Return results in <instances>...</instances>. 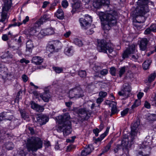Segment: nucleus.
Instances as JSON below:
<instances>
[{
	"instance_id": "obj_44",
	"label": "nucleus",
	"mask_w": 156,
	"mask_h": 156,
	"mask_svg": "<svg viewBox=\"0 0 156 156\" xmlns=\"http://www.w3.org/2000/svg\"><path fill=\"white\" fill-rule=\"evenodd\" d=\"M20 113L22 118L25 119L27 118V115H26V112L24 109L20 110Z\"/></svg>"
},
{
	"instance_id": "obj_15",
	"label": "nucleus",
	"mask_w": 156,
	"mask_h": 156,
	"mask_svg": "<svg viewBox=\"0 0 156 156\" xmlns=\"http://www.w3.org/2000/svg\"><path fill=\"white\" fill-rule=\"evenodd\" d=\"M37 123L41 125H42L45 124L48 121L49 118L46 115H40L37 116Z\"/></svg>"
},
{
	"instance_id": "obj_14",
	"label": "nucleus",
	"mask_w": 156,
	"mask_h": 156,
	"mask_svg": "<svg viewBox=\"0 0 156 156\" xmlns=\"http://www.w3.org/2000/svg\"><path fill=\"white\" fill-rule=\"evenodd\" d=\"M94 149V147L92 144H89L88 146H86L81 152L82 156H86L90 154Z\"/></svg>"
},
{
	"instance_id": "obj_54",
	"label": "nucleus",
	"mask_w": 156,
	"mask_h": 156,
	"mask_svg": "<svg viewBox=\"0 0 156 156\" xmlns=\"http://www.w3.org/2000/svg\"><path fill=\"white\" fill-rule=\"evenodd\" d=\"M76 138V136H73L71 137V139H66V142L68 143L70 142L73 143L74 140Z\"/></svg>"
},
{
	"instance_id": "obj_13",
	"label": "nucleus",
	"mask_w": 156,
	"mask_h": 156,
	"mask_svg": "<svg viewBox=\"0 0 156 156\" xmlns=\"http://www.w3.org/2000/svg\"><path fill=\"white\" fill-rule=\"evenodd\" d=\"M110 3L109 0H94L93 5L96 8H99L102 5H107Z\"/></svg>"
},
{
	"instance_id": "obj_21",
	"label": "nucleus",
	"mask_w": 156,
	"mask_h": 156,
	"mask_svg": "<svg viewBox=\"0 0 156 156\" xmlns=\"http://www.w3.org/2000/svg\"><path fill=\"white\" fill-rule=\"evenodd\" d=\"M49 19V17L48 15L47 14H44L43 16H41L40 20L36 21L35 23V26H37V25L38 27L41 24H42L43 22H45L46 21L48 20Z\"/></svg>"
},
{
	"instance_id": "obj_55",
	"label": "nucleus",
	"mask_w": 156,
	"mask_h": 156,
	"mask_svg": "<svg viewBox=\"0 0 156 156\" xmlns=\"http://www.w3.org/2000/svg\"><path fill=\"white\" fill-rule=\"evenodd\" d=\"M152 31L151 29V27H150L146 29L144 32V34L145 35L149 34H150Z\"/></svg>"
},
{
	"instance_id": "obj_37",
	"label": "nucleus",
	"mask_w": 156,
	"mask_h": 156,
	"mask_svg": "<svg viewBox=\"0 0 156 156\" xmlns=\"http://www.w3.org/2000/svg\"><path fill=\"white\" fill-rule=\"evenodd\" d=\"M156 77V74L155 73H153L151 74L148 76V80L149 83H151L155 79Z\"/></svg>"
},
{
	"instance_id": "obj_53",
	"label": "nucleus",
	"mask_w": 156,
	"mask_h": 156,
	"mask_svg": "<svg viewBox=\"0 0 156 156\" xmlns=\"http://www.w3.org/2000/svg\"><path fill=\"white\" fill-rule=\"evenodd\" d=\"M139 58V56L137 54L135 55H132L131 59L134 61H136Z\"/></svg>"
},
{
	"instance_id": "obj_47",
	"label": "nucleus",
	"mask_w": 156,
	"mask_h": 156,
	"mask_svg": "<svg viewBox=\"0 0 156 156\" xmlns=\"http://www.w3.org/2000/svg\"><path fill=\"white\" fill-rule=\"evenodd\" d=\"M116 69L114 67H112L111 68L110 73L113 76H115L116 75Z\"/></svg>"
},
{
	"instance_id": "obj_22",
	"label": "nucleus",
	"mask_w": 156,
	"mask_h": 156,
	"mask_svg": "<svg viewBox=\"0 0 156 156\" xmlns=\"http://www.w3.org/2000/svg\"><path fill=\"white\" fill-rule=\"evenodd\" d=\"M12 5V0H4V4L2 7L3 10L8 11Z\"/></svg>"
},
{
	"instance_id": "obj_8",
	"label": "nucleus",
	"mask_w": 156,
	"mask_h": 156,
	"mask_svg": "<svg viewBox=\"0 0 156 156\" xmlns=\"http://www.w3.org/2000/svg\"><path fill=\"white\" fill-rule=\"evenodd\" d=\"M136 46L134 44L129 45L126 49L124 51L122 54V58L124 59L128 58L129 55L135 54L137 52Z\"/></svg>"
},
{
	"instance_id": "obj_1",
	"label": "nucleus",
	"mask_w": 156,
	"mask_h": 156,
	"mask_svg": "<svg viewBox=\"0 0 156 156\" xmlns=\"http://www.w3.org/2000/svg\"><path fill=\"white\" fill-rule=\"evenodd\" d=\"M115 12H108L100 16L101 27L104 31L109 30L117 23Z\"/></svg>"
},
{
	"instance_id": "obj_58",
	"label": "nucleus",
	"mask_w": 156,
	"mask_h": 156,
	"mask_svg": "<svg viewBox=\"0 0 156 156\" xmlns=\"http://www.w3.org/2000/svg\"><path fill=\"white\" fill-rule=\"evenodd\" d=\"M144 106L147 109H149L151 108L150 104L147 101H146L145 102Z\"/></svg>"
},
{
	"instance_id": "obj_4",
	"label": "nucleus",
	"mask_w": 156,
	"mask_h": 156,
	"mask_svg": "<svg viewBox=\"0 0 156 156\" xmlns=\"http://www.w3.org/2000/svg\"><path fill=\"white\" fill-rule=\"evenodd\" d=\"M26 146L28 151H36L42 147V142L39 138L32 136L27 139Z\"/></svg>"
},
{
	"instance_id": "obj_61",
	"label": "nucleus",
	"mask_w": 156,
	"mask_h": 156,
	"mask_svg": "<svg viewBox=\"0 0 156 156\" xmlns=\"http://www.w3.org/2000/svg\"><path fill=\"white\" fill-rule=\"evenodd\" d=\"M20 62L21 63H25L26 64H27L30 62V61L28 60H27L25 58H23L20 60Z\"/></svg>"
},
{
	"instance_id": "obj_27",
	"label": "nucleus",
	"mask_w": 156,
	"mask_h": 156,
	"mask_svg": "<svg viewBox=\"0 0 156 156\" xmlns=\"http://www.w3.org/2000/svg\"><path fill=\"white\" fill-rule=\"evenodd\" d=\"M129 138L127 136L125 135V137L124 136H123L121 144H120L123 148H126L127 147L128 144Z\"/></svg>"
},
{
	"instance_id": "obj_35",
	"label": "nucleus",
	"mask_w": 156,
	"mask_h": 156,
	"mask_svg": "<svg viewBox=\"0 0 156 156\" xmlns=\"http://www.w3.org/2000/svg\"><path fill=\"white\" fill-rule=\"evenodd\" d=\"M108 73V70L107 69H104L100 71V73H98V74L94 75L95 76L101 77V76H105Z\"/></svg>"
},
{
	"instance_id": "obj_41",
	"label": "nucleus",
	"mask_w": 156,
	"mask_h": 156,
	"mask_svg": "<svg viewBox=\"0 0 156 156\" xmlns=\"http://www.w3.org/2000/svg\"><path fill=\"white\" fill-rule=\"evenodd\" d=\"M140 104V100H136L131 106L132 109H133L139 106Z\"/></svg>"
},
{
	"instance_id": "obj_2",
	"label": "nucleus",
	"mask_w": 156,
	"mask_h": 156,
	"mask_svg": "<svg viewBox=\"0 0 156 156\" xmlns=\"http://www.w3.org/2000/svg\"><path fill=\"white\" fill-rule=\"evenodd\" d=\"M58 118L59 123L62 124L61 128L62 129L63 135L66 136L70 134L72 131L71 122L69 120L70 115L68 113H66L63 115L58 116Z\"/></svg>"
},
{
	"instance_id": "obj_50",
	"label": "nucleus",
	"mask_w": 156,
	"mask_h": 156,
	"mask_svg": "<svg viewBox=\"0 0 156 156\" xmlns=\"http://www.w3.org/2000/svg\"><path fill=\"white\" fill-rule=\"evenodd\" d=\"M20 156H29V154L27 153H25L23 150H21L19 152Z\"/></svg>"
},
{
	"instance_id": "obj_48",
	"label": "nucleus",
	"mask_w": 156,
	"mask_h": 156,
	"mask_svg": "<svg viewBox=\"0 0 156 156\" xmlns=\"http://www.w3.org/2000/svg\"><path fill=\"white\" fill-rule=\"evenodd\" d=\"M21 37L20 36L18 39H16L15 40L14 42L16 43L18 45H20V46L21 47L22 45V41L21 39Z\"/></svg>"
},
{
	"instance_id": "obj_36",
	"label": "nucleus",
	"mask_w": 156,
	"mask_h": 156,
	"mask_svg": "<svg viewBox=\"0 0 156 156\" xmlns=\"http://www.w3.org/2000/svg\"><path fill=\"white\" fill-rule=\"evenodd\" d=\"M8 46L9 48L12 49L14 51H16V50H18L19 48H20L21 47L20 46V45H18L16 43L14 45L12 44H8Z\"/></svg>"
},
{
	"instance_id": "obj_18",
	"label": "nucleus",
	"mask_w": 156,
	"mask_h": 156,
	"mask_svg": "<svg viewBox=\"0 0 156 156\" xmlns=\"http://www.w3.org/2000/svg\"><path fill=\"white\" fill-rule=\"evenodd\" d=\"M148 42L146 38H143L140 41L139 45L140 50L144 51L147 49Z\"/></svg>"
},
{
	"instance_id": "obj_32",
	"label": "nucleus",
	"mask_w": 156,
	"mask_h": 156,
	"mask_svg": "<svg viewBox=\"0 0 156 156\" xmlns=\"http://www.w3.org/2000/svg\"><path fill=\"white\" fill-rule=\"evenodd\" d=\"M152 61L150 59L145 60L143 64V67L144 69L147 70L148 69Z\"/></svg>"
},
{
	"instance_id": "obj_62",
	"label": "nucleus",
	"mask_w": 156,
	"mask_h": 156,
	"mask_svg": "<svg viewBox=\"0 0 156 156\" xmlns=\"http://www.w3.org/2000/svg\"><path fill=\"white\" fill-rule=\"evenodd\" d=\"M7 58H13V55L9 52V51H7Z\"/></svg>"
},
{
	"instance_id": "obj_33",
	"label": "nucleus",
	"mask_w": 156,
	"mask_h": 156,
	"mask_svg": "<svg viewBox=\"0 0 156 156\" xmlns=\"http://www.w3.org/2000/svg\"><path fill=\"white\" fill-rule=\"evenodd\" d=\"M37 25V26L36 27L34 24V27H31L29 29V34L33 36L36 33L38 27H38Z\"/></svg>"
},
{
	"instance_id": "obj_40",
	"label": "nucleus",
	"mask_w": 156,
	"mask_h": 156,
	"mask_svg": "<svg viewBox=\"0 0 156 156\" xmlns=\"http://www.w3.org/2000/svg\"><path fill=\"white\" fill-rule=\"evenodd\" d=\"M74 42L76 44L80 47L82 46L83 45L81 40L78 38L75 39L74 40Z\"/></svg>"
},
{
	"instance_id": "obj_11",
	"label": "nucleus",
	"mask_w": 156,
	"mask_h": 156,
	"mask_svg": "<svg viewBox=\"0 0 156 156\" xmlns=\"http://www.w3.org/2000/svg\"><path fill=\"white\" fill-rule=\"evenodd\" d=\"M139 124V122L138 121H136L134 123L131 127V133L129 137L131 141H133L136 137L138 131L137 128Z\"/></svg>"
},
{
	"instance_id": "obj_25",
	"label": "nucleus",
	"mask_w": 156,
	"mask_h": 156,
	"mask_svg": "<svg viewBox=\"0 0 156 156\" xmlns=\"http://www.w3.org/2000/svg\"><path fill=\"white\" fill-rule=\"evenodd\" d=\"M51 41L54 46V49L56 50V51H57L62 48V44L61 42L57 40L52 41Z\"/></svg>"
},
{
	"instance_id": "obj_39",
	"label": "nucleus",
	"mask_w": 156,
	"mask_h": 156,
	"mask_svg": "<svg viewBox=\"0 0 156 156\" xmlns=\"http://www.w3.org/2000/svg\"><path fill=\"white\" fill-rule=\"evenodd\" d=\"M125 66L121 67L119 69V75L120 77H121L122 75L124 74L126 71Z\"/></svg>"
},
{
	"instance_id": "obj_16",
	"label": "nucleus",
	"mask_w": 156,
	"mask_h": 156,
	"mask_svg": "<svg viewBox=\"0 0 156 156\" xmlns=\"http://www.w3.org/2000/svg\"><path fill=\"white\" fill-rule=\"evenodd\" d=\"M54 32L53 30L51 28L43 29L41 30L38 35L41 37V35L43 36L51 35L53 34Z\"/></svg>"
},
{
	"instance_id": "obj_28",
	"label": "nucleus",
	"mask_w": 156,
	"mask_h": 156,
	"mask_svg": "<svg viewBox=\"0 0 156 156\" xmlns=\"http://www.w3.org/2000/svg\"><path fill=\"white\" fill-rule=\"evenodd\" d=\"M57 17L60 20H62L64 18V13L62 10L60 9H58L55 13Z\"/></svg>"
},
{
	"instance_id": "obj_24",
	"label": "nucleus",
	"mask_w": 156,
	"mask_h": 156,
	"mask_svg": "<svg viewBox=\"0 0 156 156\" xmlns=\"http://www.w3.org/2000/svg\"><path fill=\"white\" fill-rule=\"evenodd\" d=\"M31 61L35 64L39 65L43 62V60L40 57L35 56L32 58Z\"/></svg>"
},
{
	"instance_id": "obj_63",
	"label": "nucleus",
	"mask_w": 156,
	"mask_h": 156,
	"mask_svg": "<svg viewBox=\"0 0 156 156\" xmlns=\"http://www.w3.org/2000/svg\"><path fill=\"white\" fill-rule=\"evenodd\" d=\"M22 78L23 81L24 82H26L28 80V78L27 76L26 75H24V74L22 76Z\"/></svg>"
},
{
	"instance_id": "obj_19",
	"label": "nucleus",
	"mask_w": 156,
	"mask_h": 156,
	"mask_svg": "<svg viewBox=\"0 0 156 156\" xmlns=\"http://www.w3.org/2000/svg\"><path fill=\"white\" fill-rule=\"evenodd\" d=\"M9 112H3L0 114V121L3 120L10 121L12 119V115H10Z\"/></svg>"
},
{
	"instance_id": "obj_64",
	"label": "nucleus",
	"mask_w": 156,
	"mask_h": 156,
	"mask_svg": "<svg viewBox=\"0 0 156 156\" xmlns=\"http://www.w3.org/2000/svg\"><path fill=\"white\" fill-rule=\"evenodd\" d=\"M2 39L3 41H6L9 39V38L7 34H3L2 37Z\"/></svg>"
},
{
	"instance_id": "obj_10",
	"label": "nucleus",
	"mask_w": 156,
	"mask_h": 156,
	"mask_svg": "<svg viewBox=\"0 0 156 156\" xmlns=\"http://www.w3.org/2000/svg\"><path fill=\"white\" fill-rule=\"evenodd\" d=\"M85 18L87 19V20L85 19L81 18L79 19V21L82 28L87 29L90 26L89 22L92 21V20L91 16L87 14L85 15Z\"/></svg>"
},
{
	"instance_id": "obj_31",
	"label": "nucleus",
	"mask_w": 156,
	"mask_h": 156,
	"mask_svg": "<svg viewBox=\"0 0 156 156\" xmlns=\"http://www.w3.org/2000/svg\"><path fill=\"white\" fill-rule=\"evenodd\" d=\"M65 52L66 54L68 56H70L72 55L73 54L72 46H70L65 49Z\"/></svg>"
},
{
	"instance_id": "obj_49",
	"label": "nucleus",
	"mask_w": 156,
	"mask_h": 156,
	"mask_svg": "<svg viewBox=\"0 0 156 156\" xmlns=\"http://www.w3.org/2000/svg\"><path fill=\"white\" fill-rule=\"evenodd\" d=\"M129 109L128 108L124 110L121 112V115L123 117L126 115L128 112Z\"/></svg>"
},
{
	"instance_id": "obj_30",
	"label": "nucleus",
	"mask_w": 156,
	"mask_h": 156,
	"mask_svg": "<svg viewBox=\"0 0 156 156\" xmlns=\"http://www.w3.org/2000/svg\"><path fill=\"white\" fill-rule=\"evenodd\" d=\"M4 147L7 150H11L14 148V145L12 142H8L4 144Z\"/></svg>"
},
{
	"instance_id": "obj_46",
	"label": "nucleus",
	"mask_w": 156,
	"mask_h": 156,
	"mask_svg": "<svg viewBox=\"0 0 156 156\" xmlns=\"http://www.w3.org/2000/svg\"><path fill=\"white\" fill-rule=\"evenodd\" d=\"M107 93L104 91H101L99 93V96L101 98H104L107 95Z\"/></svg>"
},
{
	"instance_id": "obj_45",
	"label": "nucleus",
	"mask_w": 156,
	"mask_h": 156,
	"mask_svg": "<svg viewBox=\"0 0 156 156\" xmlns=\"http://www.w3.org/2000/svg\"><path fill=\"white\" fill-rule=\"evenodd\" d=\"M111 147L110 145H107L106 146L104 147V149L102 150V154L107 152L110 149Z\"/></svg>"
},
{
	"instance_id": "obj_43",
	"label": "nucleus",
	"mask_w": 156,
	"mask_h": 156,
	"mask_svg": "<svg viewBox=\"0 0 156 156\" xmlns=\"http://www.w3.org/2000/svg\"><path fill=\"white\" fill-rule=\"evenodd\" d=\"M53 69L56 73H60L63 71V69L59 67H53Z\"/></svg>"
},
{
	"instance_id": "obj_5",
	"label": "nucleus",
	"mask_w": 156,
	"mask_h": 156,
	"mask_svg": "<svg viewBox=\"0 0 156 156\" xmlns=\"http://www.w3.org/2000/svg\"><path fill=\"white\" fill-rule=\"evenodd\" d=\"M151 141L150 136H146L140 146V148L145 149L142 151H139L138 156H149L151 150L150 146L151 143Z\"/></svg>"
},
{
	"instance_id": "obj_26",
	"label": "nucleus",
	"mask_w": 156,
	"mask_h": 156,
	"mask_svg": "<svg viewBox=\"0 0 156 156\" xmlns=\"http://www.w3.org/2000/svg\"><path fill=\"white\" fill-rule=\"evenodd\" d=\"M8 11H6L5 10H3L2 9L1 14V19H0V22H2V23H4L3 22H4L6 20H8Z\"/></svg>"
},
{
	"instance_id": "obj_42",
	"label": "nucleus",
	"mask_w": 156,
	"mask_h": 156,
	"mask_svg": "<svg viewBox=\"0 0 156 156\" xmlns=\"http://www.w3.org/2000/svg\"><path fill=\"white\" fill-rule=\"evenodd\" d=\"M78 75L81 77H85L86 76V73L85 71L80 70L78 72Z\"/></svg>"
},
{
	"instance_id": "obj_12",
	"label": "nucleus",
	"mask_w": 156,
	"mask_h": 156,
	"mask_svg": "<svg viewBox=\"0 0 156 156\" xmlns=\"http://www.w3.org/2000/svg\"><path fill=\"white\" fill-rule=\"evenodd\" d=\"M74 111L79 115H83L81 119L82 121L87 120L89 118L88 115V111L84 108H75Z\"/></svg>"
},
{
	"instance_id": "obj_23",
	"label": "nucleus",
	"mask_w": 156,
	"mask_h": 156,
	"mask_svg": "<svg viewBox=\"0 0 156 156\" xmlns=\"http://www.w3.org/2000/svg\"><path fill=\"white\" fill-rule=\"evenodd\" d=\"M40 97L44 102H48L50 98V94L48 91H45L40 94Z\"/></svg>"
},
{
	"instance_id": "obj_29",
	"label": "nucleus",
	"mask_w": 156,
	"mask_h": 156,
	"mask_svg": "<svg viewBox=\"0 0 156 156\" xmlns=\"http://www.w3.org/2000/svg\"><path fill=\"white\" fill-rule=\"evenodd\" d=\"M26 51H30L34 48V44L32 40H28L26 43Z\"/></svg>"
},
{
	"instance_id": "obj_59",
	"label": "nucleus",
	"mask_w": 156,
	"mask_h": 156,
	"mask_svg": "<svg viewBox=\"0 0 156 156\" xmlns=\"http://www.w3.org/2000/svg\"><path fill=\"white\" fill-rule=\"evenodd\" d=\"M150 27L152 31L156 32V24L151 25Z\"/></svg>"
},
{
	"instance_id": "obj_60",
	"label": "nucleus",
	"mask_w": 156,
	"mask_h": 156,
	"mask_svg": "<svg viewBox=\"0 0 156 156\" xmlns=\"http://www.w3.org/2000/svg\"><path fill=\"white\" fill-rule=\"evenodd\" d=\"M100 131L99 129L98 128H96V129H94L93 130V132L95 134V136H98V133Z\"/></svg>"
},
{
	"instance_id": "obj_9",
	"label": "nucleus",
	"mask_w": 156,
	"mask_h": 156,
	"mask_svg": "<svg viewBox=\"0 0 156 156\" xmlns=\"http://www.w3.org/2000/svg\"><path fill=\"white\" fill-rule=\"evenodd\" d=\"M131 90V88L129 84L125 83L123 85L121 91L118 92L119 96L128 98Z\"/></svg>"
},
{
	"instance_id": "obj_17",
	"label": "nucleus",
	"mask_w": 156,
	"mask_h": 156,
	"mask_svg": "<svg viewBox=\"0 0 156 156\" xmlns=\"http://www.w3.org/2000/svg\"><path fill=\"white\" fill-rule=\"evenodd\" d=\"M109 105V106L112 107L111 113L110 115V116H112L113 115L118 113V111L116 107V103L113 101H109L107 103Z\"/></svg>"
},
{
	"instance_id": "obj_51",
	"label": "nucleus",
	"mask_w": 156,
	"mask_h": 156,
	"mask_svg": "<svg viewBox=\"0 0 156 156\" xmlns=\"http://www.w3.org/2000/svg\"><path fill=\"white\" fill-rule=\"evenodd\" d=\"M100 69V67L97 66H95L93 67V70L96 72L95 75L98 74Z\"/></svg>"
},
{
	"instance_id": "obj_56",
	"label": "nucleus",
	"mask_w": 156,
	"mask_h": 156,
	"mask_svg": "<svg viewBox=\"0 0 156 156\" xmlns=\"http://www.w3.org/2000/svg\"><path fill=\"white\" fill-rule=\"evenodd\" d=\"M28 129L31 135H34L36 133V132L34 131V128L32 127H29Z\"/></svg>"
},
{
	"instance_id": "obj_34",
	"label": "nucleus",
	"mask_w": 156,
	"mask_h": 156,
	"mask_svg": "<svg viewBox=\"0 0 156 156\" xmlns=\"http://www.w3.org/2000/svg\"><path fill=\"white\" fill-rule=\"evenodd\" d=\"M47 48V50L51 52L56 51V50L55 49H54V46L51 41H50L48 42Z\"/></svg>"
},
{
	"instance_id": "obj_7",
	"label": "nucleus",
	"mask_w": 156,
	"mask_h": 156,
	"mask_svg": "<svg viewBox=\"0 0 156 156\" xmlns=\"http://www.w3.org/2000/svg\"><path fill=\"white\" fill-rule=\"evenodd\" d=\"M69 97L70 99L73 98H79L84 96L83 92L80 87L71 89L69 91Z\"/></svg>"
},
{
	"instance_id": "obj_38",
	"label": "nucleus",
	"mask_w": 156,
	"mask_h": 156,
	"mask_svg": "<svg viewBox=\"0 0 156 156\" xmlns=\"http://www.w3.org/2000/svg\"><path fill=\"white\" fill-rule=\"evenodd\" d=\"M80 7V4L79 2H76L73 5V9L71 11L72 12H75L77 9Z\"/></svg>"
},
{
	"instance_id": "obj_52",
	"label": "nucleus",
	"mask_w": 156,
	"mask_h": 156,
	"mask_svg": "<svg viewBox=\"0 0 156 156\" xmlns=\"http://www.w3.org/2000/svg\"><path fill=\"white\" fill-rule=\"evenodd\" d=\"M69 5L68 3L66 0H64L62 2V5L64 8H66Z\"/></svg>"
},
{
	"instance_id": "obj_3",
	"label": "nucleus",
	"mask_w": 156,
	"mask_h": 156,
	"mask_svg": "<svg viewBox=\"0 0 156 156\" xmlns=\"http://www.w3.org/2000/svg\"><path fill=\"white\" fill-rule=\"evenodd\" d=\"M149 0H138L137 4L139 7L136 9V15L138 16L137 17L138 20L141 18L143 20V22L145 20L144 15L147 12H149V9L147 5L148 3L153 6H154V2L151 1H149Z\"/></svg>"
},
{
	"instance_id": "obj_57",
	"label": "nucleus",
	"mask_w": 156,
	"mask_h": 156,
	"mask_svg": "<svg viewBox=\"0 0 156 156\" xmlns=\"http://www.w3.org/2000/svg\"><path fill=\"white\" fill-rule=\"evenodd\" d=\"M107 134L104 133V134H102L101 136V138L99 137L97 139V141H99L102 140L106 135Z\"/></svg>"
},
{
	"instance_id": "obj_6",
	"label": "nucleus",
	"mask_w": 156,
	"mask_h": 156,
	"mask_svg": "<svg viewBox=\"0 0 156 156\" xmlns=\"http://www.w3.org/2000/svg\"><path fill=\"white\" fill-rule=\"evenodd\" d=\"M98 49L99 52L108 53L107 51L109 53H111L113 51V48L108 44L106 43V41L103 40L98 41Z\"/></svg>"
},
{
	"instance_id": "obj_20",
	"label": "nucleus",
	"mask_w": 156,
	"mask_h": 156,
	"mask_svg": "<svg viewBox=\"0 0 156 156\" xmlns=\"http://www.w3.org/2000/svg\"><path fill=\"white\" fill-rule=\"evenodd\" d=\"M31 108L36 110L37 112H41L43 111L44 108L43 106H41L36 104L34 101H31L30 102Z\"/></svg>"
}]
</instances>
